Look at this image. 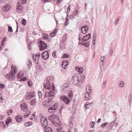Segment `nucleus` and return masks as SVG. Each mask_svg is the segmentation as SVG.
Returning <instances> with one entry per match:
<instances>
[{"label":"nucleus","mask_w":132,"mask_h":132,"mask_svg":"<svg viewBox=\"0 0 132 132\" xmlns=\"http://www.w3.org/2000/svg\"><path fill=\"white\" fill-rule=\"evenodd\" d=\"M4 118V117L3 115L0 114V120H2Z\"/></svg>","instance_id":"62"},{"label":"nucleus","mask_w":132,"mask_h":132,"mask_svg":"<svg viewBox=\"0 0 132 132\" xmlns=\"http://www.w3.org/2000/svg\"><path fill=\"white\" fill-rule=\"evenodd\" d=\"M39 47L40 51H42L46 49L47 46L45 43L41 40H40L39 42Z\"/></svg>","instance_id":"4"},{"label":"nucleus","mask_w":132,"mask_h":132,"mask_svg":"<svg viewBox=\"0 0 132 132\" xmlns=\"http://www.w3.org/2000/svg\"><path fill=\"white\" fill-rule=\"evenodd\" d=\"M62 127L58 128L56 130L57 131L59 132L60 131H62Z\"/></svg>","instance_id":"49"},{"label":"nucleus","mask_w":132,"mask_h":132,"mask_svg":"<svg viewBox=\"0 0 132 132\" xmlns=\"http://www.w3.org/2000/svg\"><path fill=\"white\" fill-rule=\"evenodd\" d=\"M13 112V111L12 109H11L9 110L8 111H7V112L8 114V116H9L10 115L11 113H12Z\"/></svg>","instance_id":"32"},{"label":"nucleus","mask_w":132,"mask_h":132,"mask_svg":"<svg viewBox=\"0 0 132 132\" xmlns=\"http://www.w3.org/2000/svg\"><path fill=\"white\" fill-rule=\"evenodd\" d=\"M83 29H88L89 28L87 26V25H85L84 26H82L81 27V32L83 33Z\"/></svg>","instance_id":"22"},{"label":"nucleus","mask_w":132,"mask_h":132,"mask_svg":"<svg viewBox=\"0 0 132 132\" xmlns=\"http://www.w3.org/2000/svg\"><path fill=\"white\" fill-rule=\"evenodd\" d=\"M36 100V99L35 98L33 99L30 102L31 103H30L31 104V105H33V104H34Z\"/></svg>","instance_id":"36"},{"label":"nucleus","mask_w":132,"mask_h":132,"mask_svg":"<svg viewBox=\"0 0 132 132\" xmlns=\"http://www.w3.org/2000/svg\"><path fill=\"white\" fill-rule=\"evenodd\" d=\"M48 38V34H45L43 37V39H47Z\"/></svg>","instance_id":"26"},{"label":"nucleus","mask_w":132,"mask_h":132,"mask_svg":"<svg viewBox=\"0 0 132 132\" xmlns=\"http://www.w3.org/2000/svg\"><path fill=\"white\" fill-rule=\"evenodd\" d=\"M55 95V92L51 90H50L48 92H45V97H47V98L49 100L51 101L52 99L54 97ZM50 100L48 101L50 102Z\"/></svg>","instance_id":"2"},{"label":"nucleus","mask_w":132,"mask_h":132,"mask_svg":"<svg viewBox=\"0 0 132 132\" xmlns=\"http://www.w3.org/2000/svg\"><path fill=\"white\" fill-rule=\"evenodd\" d=\"M15 119L16 121L18 123L20 122H21L23 118L21 116L19 115L16 116L15 117Z\"/></svg>","instance_id":"11"},{"label":"nucleus","mask_w":132,"mask_h":132,"mask_svg":"<svg viewBox=\"0 0 132 132\" xmlns=\"http://www.w3.org/2000/svg\"><path fill=\"white\" fill-rule=\"evenodd\" d=\"M32 122H26L24 124V125L28 127L32 125Z\"/></svg>","instance_id":"23"},{"label":"nucleus","mask_w":132,"mask_h":132,"mask_svg":"<svg viewBox=\"0 0 132 132\" xmlns=\"http://www.w3.org/2000/svg\"><path fill=\"white\" fill-rule=\"evenodd\" d=\"M69 92L68 93V95L70 99H71L73 97V94L72 91L70 90L69 91Z\"/></svg>","instance_id":"19"},{"label":"nucleus","mask_w":132,"mask_h":132,"mask_svg":"<svg viewBox=\"0 0 132 132\" xmlns=\"http://www.w3.org/2000/svg\"><path fill=\"white\" fill-rule=\"evenodd\" d=\"M55 34H53V33H51L50 35V36L51 37H53L55 36Z\"/></svg>","instance_id":"63"},{"label":"nucleus","mask_w":132,"mask_h":132,"mask_svg":"<svg viewBox=\"0 0 132 132\" xmlns=\"http://www.w3.org/2000/svg\"><path fill=\"white\" fill-rule=\"evenodd\" d=\"M53 124H54L55 123H56V121L57 120H59V117H57L56 115L54 114H53Z\"/></svg>","instance_id":"10"},{"label":"nucleus","mask_w":132,"mask_h":132,"mask_svg":"<svg viewBox=\"0 0 132 132\" xmlns=\"http://www.w3.org/2000/svg\"><path fill=\"white\" fill-rule=\"evenodd\" d=\"M68 64V61H66L65 60L63 61L62 62V66H63V65H65L64 67L63 68V69H65L67 67V65Z\"/></svg>","instance_id":"15"},{"label":"nucleus","mask_w":132,"mask_h":132,"mask_svg":"<svg viewBox=\"0 0 132 132\" xmlns=\"http://www.w3.org/2000/svg\"><path fill=\"white\" fill-rule=\"evenodd\" d=\"M0 126H2V127H3V128H4L6 127V125L3 121L0 122Z\"/></svg>","instance_id":"28"},{"label":"nucleus","mask_w":132,"mask_h":132,"mask_svg":"<svg viewBox=\"0 0 132 132\" xmlns=\"http://www.w3.org/2000/svg\"><path fill=\"white\" fill-rule=\"evenodd\" d=\"M71 118L70 119V121L69 122V126L70 127H72L73 126L72 121L73 120V118H72L71 117Z\"/></svg>","instance_id":"27"},{"label":"nucleus","mask_w":132,"mask_h":132,"mask_svg":"<svg viewBox=\"0 0 132 132\" xmlns=\"http://www.w3.org/2000/svg\"><path fill=\"white\" fill-rule=\"evenodd\" d=\"M63 39L62 41H65L67 39L66 36L65 35L63 36Z\"/></svg>","instance_id":"60"},{"label":"nucleus","mask_w":132,"mask_h":132,"mask_svg":"<svg viewBox=\"0 0 132 132\" xmlns=\"http://www.w3.org/2000/svg\"><path fill=\"white\" fill-rule=\"evenodd\" d=\"M100 65L101 67V69L102 70V68L104 67L103 63L102 62H100Z\"/></svg>","instance_id":"48"},{"label":"nucleus","mask_w":132,"mask_h":132,"mask_svg":"<svg viewBox=\"0 0 132 132\" xmlns=\"http://www.w3.org/2000/svg\"><path fill=\"white\" fill-rule=\"evenodd\" d=\"M24 73L23 72H19L17 75V78L18 79L21 78L24 76Z\"/></svg>","instance_id":"13"},{"label":"nucleus","mask_w":132,"mask_h":132,"mask_svg":"<svg viewBox=\"0 0 132 132\" xmlns=\"http://www.w3.org/2000/svg\"><path fill=\"white\" fill-rule=\"evenodd\" d=\"M41 124L43 126L44 129H45L46 128L47 126L48 125V123L47 121L46 122L43 121V122H41Z\"/></svg>","instance_id":"14"},{"label":"nucleus","mask_w":132,"mask_h":132,"mask_svg":"<svg viewBox=\"0 0 132 132\" xmlns=\"http://www.w3.org/2000/svg\"><path fill=\"white\" fill-rule=\"evenodd\" d=\"M22 24L23 25H25L26 23V20L24 19H23L22 20Z\"/></svg>","instance_id":"38"},{"label":"nucleus","mask_w":132,"mask_h":132,"mask_svg":"<svg viewBox=\"0 0 132 132\" xmlns=\"http://www.w3.org/2000/svg\"><path fill=\"white\" fill-rule=\"evenodd\" d=\"M79 78L77 76L75 75L73 76L72 78V82L73 84L76 85L78 84L79 82Z\"/></svg>","instance_id":"5"},{"label":"nucleus","mask_w":132,"mask_h":132,"mask_svg":"<svg viewBox=\"0 0 132 132\" xmlns=\"http://www.w3.org/2000/svg\"><path fill=\"white\" fill-rule=\"evenodd\" d=\"M17 72V69L16 66L12 65L10 72L6 76V78L10 80H13L15 78V75Z\"/></svg>","instance_id":"1"},{"label":"nucleus","mask_w":132,"mask_h":132,"mask_svg":"<svg viewBox=\"0 0 132 132\" xmlns=\"http://www.w3.org/2000/svg\"><path fill=\"white\" fill-rule=\"evenodd\" d=\"M69 56L66 53L64 54L63 55L62 58H68Z\"/></svg>","instance_id":"39"},{"label":"nucleus","mask_w":132,"mask_h":132,"mask_svg":"<svg viewBox=\"0 0 132 132\" xmlns=\"http://www.w3.org/2000/svg\"><path fill=\"white\" fill-rule=\"evenodd\" d=\"M57 29H55V30H54L51 33L53 34H55V35L57 33L56 30Z\"/></svg>","instance_id":"57"},{"label":"nucleus","mask_w":132,"mask_h":132,"mask_svg":"<svg viewBox=\"0 0 132 132\" xmlns=\"http://www.w3.org/2000/svg\"><path fill=\"white\" fill-rule=\"evenodd\" d=\"M106 81H105L102 84V88L103 89H104L106 86Z\"/></svg>","instance_id":"31"},{"label":"nucleus","mask_w":132,"mask_h":132,"mask_svg":"<svg viewBox=\"0 0 132 132\" xmlns=\"http://www.w3.org/2000/svg\"><path fill=\"white\" fill-rule=\"evenodd\" d=\"M108 123L107 122L104 123L101 125V127H104L108 124Z\"/></svg>","instance_id":"46"},{"label":"nucleus","mask_w":132,"mask_h":132,"mask_svg":"<svg viewBox=\"0 0 132 132\" xmlns=\"http://www.w3.org/2000/svg\"><path fill=\"white\" fill-rule=\"evenodd\" d=\"M85 78V77L84 75H82L81 76V77L80 79L82 80H84Z\"/></svg>","instance_id":"53"},{"label":"nucleus","mask_w":132,"mask_h":132,"mask_svg":"<svg viewBox=\"0 0 132 132\" xmlns=\"http://www.w3.org/2000/svg\"><path fill=\"white\" fill-rule=\"evenodd\" d=\"M91 89L89 85H88L87 86L86 88V90L87 92L88 93H90V91L91 90Z\"/></svg>","instance_id":"21"},{"label":"nucleus","mask_w":132,"mask_h":132,"mask_svg":"<svg viewBox=\"0 0 132 132\" xmlns=\"http://www.w3.org/2000/svg\"><path fill=\"white\" fill-rule=\"evenodd\" d=\"M38 94L39 95V98H41L42 97V93L41 92H38Z\"/></svg>","instance_id":"54"},{"label":"nucleus","mask_w":132,"mask_h":132,"mask_svg":"<svg viewBox=\"0 0 132 132\" xmlns=\"http://www.w3.org/2000/svg\"><path fill=\"white\" fill-rule=\"evenodd\" d=\"M40 54L39 53H37L36 54L35 56H38V58H39L40 57Z\"/></svg>","instance_id":"56"},{"label":"nucleus","mask_w":132,"mask_h":132,"mask_svg":"<svg viewBox=\"0 0 132 132\" xmlns=\"http://www.w3.org/2000/svg\"><path fill=\"white\" fill-rule=\"evenodd\" d=\"M17 6L19 7L20 8L22 7V5L21 3L20 2H18L17 4Z\"/></svg>","instance_id":"43"},{"label":"nucleus","mask_w":132,"mask_h":132,"mask_svg":"<svg viewBox=\"0 0 132 132\" xmlns=\"http://www.w3.org/2000/svg\"><path fill=\"white\" fill-rule=\"evenodd\" d=\"M31 112L30 111H29V113H26V114H25L24 116V118H26V117L28 116L30 114H31Z\"/></svg>","instance_id":"51"},{"label":"nucleus","mask_w":132,"mask_h":132,"mask_svg":"<svg viewBox=\"0 0 132 132\" xmlns=\"http://www.w3.org/2000/svg\"><path fill=\"white\" fill-rule=\"evenodd\" d=\"M12 120V119L11 118L9 117H8L6 120L5 123L6 125L8 126V124L11 122Z\"/></svg>","instance_id":"20"},{"label":"nucleus","mask_w":132,"mask_h":132,"mask_svg":"<svg viewBox=\"0 0 132 132\" xmlns=\"http://www.w3.org/2000/svg\"><path fill=\"white\" fill-rule=\"evenodd\" d=\"M88 29H84V30H85V32H84L83 31V33H82L84 34H86V33L87 32V31H88Z\"/></svg>","instance_id":"61"},{"label":"nucleus","mask_w":132,"mask_h":132,"mask_svg":"<svg viewBox=\"0 0 132 132\" xmlns=\"http://www.w3.org/2000/svg\"><path fill=\"white\" fill-rule=\"evenodd\" d=\"M91 37V35L89 33L88 34L84 36L82 39V41L83 42H84L87 41V40L90 39Z\"/></svg>","instance_id":"8"},{"label":"nucleus","mask_w":132,"mask_h":132,"mask_svg":"<svg viewBox=\"0 0 132 132\" xmlns=\"http://www.w3.org/2000/svg\"><path fill=\"white\" fill-rule=\"evenodd\" d=\"M96 32H94V33L93 34V37L96 38Z\"/></svg>","instance_id":"59"},{"label":"nucleus","mask_w":132,"mask_h":132,"mask_svg":"<svg viewBox=\"0 0 132 132\" xmlns=\"http://www.w3.org/2000/svg\"><path fill=\"white\" fill-rule=\"evenodd\" d=\"M60 98L61 100L64 102L65 103L67 104H69L70 101V100L66 96H60Z\"/></svg>","instance_id":"6"},{"label":"nucleus","mask_w":132,"mask_h":132,"mask_svg":"<svg viewBox=\"0 0 132 132\" xmlns=\"http://www.w3.org/2000/svg\"><path fill=\"white\" fill-rule=\"evenodd\" d=\"M124 84L123 82L122 81H119V87H122L123 86V85Z\"/></svg>","instance_id":"29"},{"label":"nucleus","mask_w":132,"mask_h":132,"mask_svg":"<svg viewBox=\"0 0 132 132\" xmlns=\"http://www.w3.org/2000/svg\"><path fill=\"white\" fill-rule=\"evenodd\" d=\"M6 37H4L3 38L1 42H5V41H6Z\"/></svg>","instance_id":"55"},{"label":"nucleus","mask_w":132,"mask_h":132,"mask_svg":"<svg viewBox=\"0 0 132 132\" xmlns=\"http://www.w3.org/2000/svg\"><path fill=\"white\" fill-rule=\"evenodd\" d=\"M115 123V122H114V120L113 121L110 123V125L111 127H112L114 125Z\"/></svg>","instance_id":"47"},{"label":"nucleus","mask_w":132,"mask_h":132,"mask_svg":"<svg viewBox=\"0 0 132 132\" xmlns=\"http://www.w3.org/2000/svg\"><path fill=\"white\" fill-rule=\"evenodd\" d=\"M28 86L30 87H32V84L31 81L30 80H29L28 81Z\"/></svg>","instance_id":"33"},{"label":"nucleus","mask_w":132,"mask_h":132,"mask_svg":"<svg viewBox=\"0 0 132 132\" xmlns=\"http://www.w3.org/2000/svg\"><path fill=\"white\" fill-rule=\"evenodd\" d=\"M34 93L33 92L30 91L28 92L27 93V95L28 96H29V97L31 99L34 96Z\"/></svg>","instance_id":"18"},{"label":"nucleus","mask_w":132,"mask_h":132,"mask_svg":"<svg viewBox=\"0 0 132 132\" xmlns=\"http://www.w3.org/2000/svg\"><path fill=\"white\" fill-rule=\"evenodd\" d=\"M8 27V30L9 31H10V32H12L13 31V30L12 29V28L10 26H9Z\"/></svg>","instance_id":"41"},{"label":"nucleus","mask_w":132,"mask_h":132,"mask_svg":"<svg viewBox=\"0 0 132 132\" xmlns=\"http://www.w3.org/2000/svg\"><path fill=\"white\" fill-rule=\"evenodd\" d=\"M37 68H39V70L40 71H41L42 70V67L40 66V65H39L38 66V65H37Z\"/></svg>","instance_id":"50"},{"label":"nucleus","mask_w":132,"mask_h":132,"mask_svg":"<svg viewBox=\"0 0 132 132\" xmlns=\"http://www.w3.org/2000/svg\"><path fill=\"white\" fill-rule=\"evenodd\" d=\"M89 46V42H86L84 43V46L86 47H88Z\"/></svg>","instance_id":"45"},{"label":"nucleus","mask_w":132,"mask_h":132,"mask_svg":"<svg viewBox=\"0 0 132 132\" xmlns=\"http://www.w3.org/2000/svg\"><path fill=\"white\" fill-rule=\"evenodd\" d=\"M4 87L5 85L4 84L2 83L0 84V88L1 89H3L4 88Z\"/></svg>","instance_id":"44"},{"label":"nucleus","mask_w":132,"mask_h":132,"mask_svg":"<svg viewBox=\"0 0 132 132\" xmlns=\"http://www.w3.org/2000/svg\"><path fill=\"white\" fill-rule=\"evenodd\" d=\"M32 58L36 63V64H38L39 62L38 58L37 57H35L34 56H33Z\"/></svg>","instance_id":"25"},{"label":"nucleus","mask_w":132,"mask_h":132,"mask_svg":"<svg viewBox=\"0 0 132 132\" xmlns=\"http://www.w3.org/2000/svg\"><path fill=\"white\" fill-rule=\"evenodd\" d=\"M23 6H22V7L21 8H20L19 7L16 6V10L19 13H21V10L22 9H23Z\"/></svg>","instance_id":"24"},{"label":"nucleus","mask_w":132,"mask_h":132,"mask_svg":"<svg viewBox=\"0 0 132 132\" xmlns=\"http://www.w3.org/2000/svg\"><path fill=\"white\" fill-rule=\"evenodd\" d=\"M78 12V10L77 9L76 11H74V13H73V15H70L69 16V18L70 19H72L74 18V16H76Z\"/></svg>","instance_id":"16"},{"label":"nucleus","mask_w":132,"mask_h":132,"mask_svg":"<svg viewBox=\"0 0 132 132\" xmlns=\"http://www.w3.org/2000/svg\"><path fill=\"white\" fill-rule=\"evenodd\" d=\"M89 93H88L87 92V93H86L85 94V97L87 98L88 99V100L89 99V97H90V95L89 94Z\"/></svg>","instance_id":"34"},{"label":"nucleus","mask_w":132,"mask_h":132,"mask_svg":"<svg viewBox=\"0 0 132 132\" xmlns=\"http://www.w3.org/2000/svg\"><path fill=\"white\" fill-rule=\"evenodd\" d=\"M76 71L79 72L80 74L82 73L84 71L83 68L82 67H75Z\"/></svg>","instance_id":"12"},{"label":"nucleus","mask_w":132,"mask_h":132,"mask_svg":"<svg viewBox=\"0 0 132 132\" xmlns=\"http://www.w3.org/2000/svg\"><path fill=\"white\" fill-rule=\"evenodd\" d=\"M121 17L120 16L118 17L116 19L115 21L114 22V24H117L119 21V19Z\"/></svg>","instance_id":"30"},{"label":"nucleus","mask_w":132,"mask_h":132,"mask_svg":"<svg viewBox=\"0 0 132 132\" xmlns=\"http://www.w3.org/2000/svg\"><path fill=\"white\" fill-rule=\"evenodd\" d=\"M95 122L93 121H91L90 123V125L91 126V128H94V127Z\"/></svg>","instance_id":"35"},{"label":"nucleus","mask_w":132,"mask_h":132,"mask_svg":"<svg viewBox=\"0 0 132 132\" xmlns=\"http://www.w3.org/2000/svg\"><path fill=\"white\" fill-rule=\"evenodd\" d=\"M3 7L5 9L4 11L5 12H6L10 10V8L9 6L7 5L4 6Z\"/></svg>","instance_id":"17"},{"label":"nucleus","mask_w":132,"mask_h":132,"mask_svg":"<svg viewBox=\"0 0 132 132\" xmlns=\"http://www.w3.org/2000/svg\"><path fill=\"white\" fill-rule=\"evenodd\" d=\"M70 5H69L68 7V8L67 9V12L68 13L70 11Z\"/></svg>","instance_id":"58"},{"label":"nucleus","mask_w":132,"mask_h":132,"mask_svg":"<svg viewBox=\"0 0 132 132\" xmlns=\"http://www.w3.org/2000/svg\"><path fill=\"white\" fill-rule=\"evenodd\" d=\"M43 58L45 60L48 58L49 56V54L48 52L47 51H44L42 54Z\"/></svg>","instance_id":"7"},{"label":"nucleus","mask_w":132,"mask_h":132,"mask_svg":"<svg viewBox=\"0 0 132 132\" xmlns=\"http://www.w3.org/2000/svg\"><path fill=\"white\" fill-rule=\"evenodd\" d=\"M56 105L55 104L53 107H50L48 109V110L50 113H52L53 110H56L58 108L55 107Z\"/></svg>","instance_id":"9"},{"label":"nucleus","mask_w":132,"mask_h":132,"mask_svg":"<svg viewBox=\"0 0 132 132\" xmlns=\"http://www.w3.org/2000/svg\"><path fill=\"white\" fill-rule=\"evenodd\" d=\"M92 103H89V102H87L84 105H90Z\"/></svg>","instance_id":"52"},{"label":"nucleus","mask_w":132,"mask_h":132,"mask_svg":"<svg viewBox=\"0 0 132 132\" xmlns=\"http://www.w3.org/2000/svg\"><path fill=\"white\" fill-rule=\"evenodd\" d=\"M45 118L44 117H42L41 119H40V121H41V122H43V121H44V118Z\"/></svg>","instance_id":"64"},{"label":"nucleus","mask_w":132,"mask_h":132,"mask_svg":"<svg viewBox=\"0 0 132 132\" xmlns=\"http://www.w3.org/2000/svg\"><path fill=\"white\" fill-rule=\"evenodd\" d=\"M51 80L50 77H47L46 78V82L44 85V87L48 90L51 88Z\"/></svg>","instance_id":"3"},{"label":"nucleus","mask_w":132,"mask_h":132,"mask_svg":"<svg viewBox=\"0 0 132 132\" xmlns=\"http://www.w3.org/2000/svg\"><path fill=\"white\" fill-rule=\"evenodd\" d=\"M27 78L26 77H24L20 79V81H25L27 79Z\"/></svg>","instance_id":"40"},{"label":"nucleus","mask_w":132,"mask_h":132,"mask_svg":"<svg viewBox=\"0 0 132 132\" xmlns=\"http://www.w3.org/2000/svg\"><path fill=\"white\" fill-rule=\"evenodd\" d=\"M46 130H47L48 131H45L44 132H51L52 131V130L51 129V128L49 127H48L47 129Z\"/></svg>","instance_id":"37"},{"label":"nucleus","mask_w":132,"mask_h":132,"mask_svg":"<svg viewBox=\"0 0 132 132\" xmlns=\"http://www.w3.org/2000/svg\"><path fill=\"white\" fill-rule=\"evenodd\" d=\"M52 117H53V114L52 115H51L49 117L48 119L50 121H51L52 122V123H53V120Z\"/></svg>","instance_id":"42"}]
</instances>
